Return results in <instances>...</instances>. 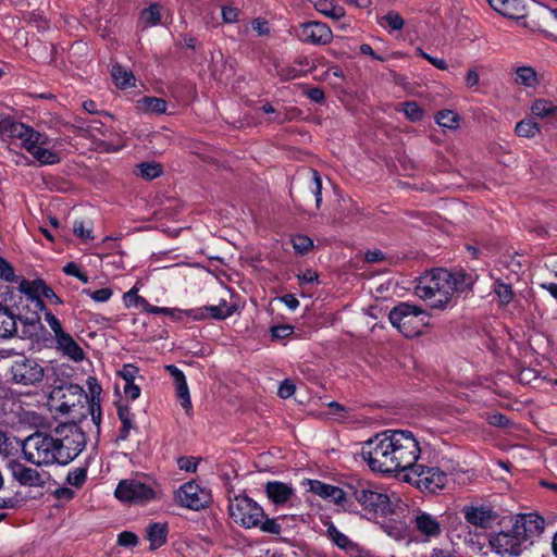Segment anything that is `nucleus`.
Masks as SVG:
<instances>
[{"mask_svg": "<svg viewBox=\"0 0 557 557\" xmlns=\"http://www.w3.org/2000/svg\"><path fill=\"white\" fill-rule=\"evenodd\" d=\"M293 326L287 324L271 327L272 337L277 339L287 338L293 334Z\"/></svg>", "mask_w": 557, "mask_h": 557, "instance_id": "55", "label": "nucleus"}, {"mask_svg": "<svg viewBox=\"0 0 557 557\" xmlns=\"http://www.w3.org/2000/svg\"><path fill=\"white\" fill-rule=\"evenodd\" d=\"M531 112L534 116L540 119L555 117L557 116V106L552 101L537 99L532 103Z\"/></svg>", "mask_w": 557, "mask_h": 557, "instance_id": "34", "label": "nucleus"}, {"mask_svg": "<svg viewBox=\"0 0 557 557\" xmlns=\"http://www.w3.org/2000/svg\"><path fill=\"white\" fill-rule=\"evenodd\" d=\"M124 394L128 399L135 400L140 395V387L138 385H136L135 383L125 384L124 385Z\"/></svg>", "mask_w": 557, "mask_h": 557, "instance_id": "62", "label": "nucleus"}, {"mask_svg": "<svg viewBox=\"0 0 557 557\" xmlns=\"http://www.w3.org/2000/svg\"><path fill=\"white\" fill-rule=\"evenodd\" d=\"M17 331L14 314L0 305V339L12 337Z\"/></svg>", "mask_w": 557, "mask_h": 557, "instance_id": "27", "label": "nucleus"}, {"mask_svg": "<svg viewBox=\"0 0 557 557\" xmlns=\"http://www.w3.org/2000/svg\"><path fill=\"white\" fill-rule=\"evenodd\" d=\"M140 18L147 26L157 25L161 21L160 7L158 4H151L148 9L143 11Z\"/></svg>", "mask_w": 557, "mask_h": 557, "instance_id": "44", "label": "nucleus"}, {"mask_svg": "<svg viewBox=\"0 0 557 557\" xmlns=\"http://www.w3.org/2000/svg\"><path fill=\"white\" fill-rule=\"evenodd\" d=\"M165 369L173 377L176 397L180 400L181 406L184 408L187 414H190L193 410V404L184 373L174 364L166 366Z\"/></svg>", "mask_w": 557, "mask_h": 557, "instance_id": "20", "label": "nucleus"}, {"mask_svg": "<svg viewBox=\"0 0 557 557\" xmlns=\"http://www.w3.org/2000/svg\"><path fill=\"white\" fill-rule=\"evenodd\" d=\"M544 531V519L537 513H524L516 517L509 530L490 536V546L502 557H518L531 544L534 536Z\"/></svg>", "mask_w": 557, "mask_h": 557, "instance_id": "3", "label": "nucleus"}, {"mask_svg": "<svg viewBox=\"0 0 557 557\" xmlns=\"http://www.w3.org/2000/svg\"><path fill=\"white\" fill-rule=\"evenodd\" d=\"M57 462L66 466L84 450L87 440L83 430L75 423H65L54 430Z\"/></svg>", "mask_w": 557, "mask_h": 557, "instance_id": "7", "label": "nucleus"}, {"mask_svg": "<svg viewBox=\"0 0 557 557\" xmlns=\"http://www.w3.org/2000/svg\"><path fill=\"white\" fill-rule=\"evenodd\" d=\"M73 232L76 236L84 240L92 239L91 235V227L85 226V223L83 221H75L73 224Z\"/></svg>", "mask_w": 557, "mask_h": 557, "instance_id": "54", "label": "nucleus"}, {"mask_svg": "<svg viewBox=\"0 0 557 557\" xmlns=\"http://www.w3.org/2000/svg\"><path fill=\"white\" fill-rule=\"evenodd\" d=\"M309 490L323 498L333 500L337 505L344 506L348 500L347 482L344 483L343 487L326 484L319 480H309Z\"/></svg>", "mask_w": 557, "mask_h": 557, "instance_id": "19", "label": "nucleus"}, {"mask_svg": "<svg viewBox=\"0 0 557 557\" xmlns=\"http://www.w3.org/2000/svg\"><path fill=\"white\" fill-rule=\"evenodd\" d=\"M258 527L260 528L261 531L275 535H278L282 531V528L276 519H261V523Z\"/></svg>", "mask_w": 557, "mask_h": 557, "instance_id": "50", "label": "nucleus"}, {"mask_svg": "<svg viewBox=\"0 0 557 557\" xmlns=\"http://www.w3.org/2000/svg\"><path fill=\"white\" fill-rule=\"evenodd\" d=\"M252 28L253 30H256L258 33V35L260 36H264V35H268L270 29H269V24L263 18H255L252 21Z\"/></svg>", "mask_w": 557, "mask_h": 557, "instance_id": "61", "label": "nucleus"}, {"mask_svg": "<svg viewBox=\"0 0 557 557\" xmlns=\"http://www.w3.org/2000/svg\"><path fill=\"white\" fill-rule=\"evenodd\" d=\"M515 132L520 137L532 138L540 133V126L531 119H523L517 123Z\"/></svg>", "mask_w": 557, "mask_h": 557, "instance_id": "36", "label": "nucleus"}, {"mask_svg": "<svg viewBox=\"0 0 557 557\" xmlns=\"http://www.w3.org/2000/svg\"><path fill=\"white\" fill-rule=\"evenodd\" d=\"M87 478L86 468H75L67 473L66 482L75 487H81L85 483Z\"/></svg>", "mask_w": 557, "mask_h": 557, "instance_id": "46", "label": "nucleus"}, {"mask_svg": "<svg viewBox=\"0 0 557 557\" xmlns=\"http://www.w3.org/2000/svg\"><path fill=\"white\" fill-rule=\"evenodd\" d=\"M55 498L60 500H71L75 496V492L70 487H60L54 492Z\"/></svg>", "mask_w": 557, "mask_h": 557, "instance_id": "64", "label": "nucleus"}, {"mask_svg": "<svg viewBox=\"0 0 557 557\" xmlns=\"http://www.w3.org/2000/svg\"><path fill=\"white\" fill-rule=\"evenodd\" d=\"M467 523L480 529H491L497 519V513L491 507L480 505H466L461 509Z\"/></svg>", "mask_w": 557, "mask_h": 557, "instance_id": "17", "label": "nucleus"}, {"mask_svg": "<svg viewBox=\"0 0 557 557\" xmlns=\"http://www.w3.org/2000/svg\"><path fill=\"white\" fill-rule=\"evenodd\" d=\"M114 495L124 502L147 503L154 497V492L140 481L124 480L117 484Z\"/></svg>", "mask_w": 557, "mask_h": 557, "instance_id": "13", "label": "nucleus"}, {"mask_svg": "<svg viewBox=\"0 0 557 557\" xmlns=\"http://www.w3.org/2000/svg\"><path fill=\"white\" fill-rule=\"evenodd\" d=\"M57 348L75 362L82 361L85 354L82 347L73 339V337L64 332L55 338Z\"/></svg>", "mask_w": 557, "mask_h": 557, "instance_id": "23", "label": "nucleus"}, {"mask_svg": "<svg viewBox=\"0 0 557 557\" xmlns=\"http://www.w3.org/2000/svg\"><path fill=\"white\" fill-rule=\"evenodd\" d=\"M306 95L310 100L317 103H321L325 99L324 91L319 87L307 89Z\"/></svg>", "mask_w": 557, "mask_h": 557, "instance_id": "60", "label": "nucleus"}, {"mask_svg": "<svg viewBox=\"0 0 557 557\" xmlns=\"http://www.w3.org/2000/svg\"><path fill=\"white\" fill-rule=\"evenodd\" d=\"M0 134L5 137L21 140V146L41 165H53L61 161L60 156L48 149L50 138L47 134L40 133L24 123L17 122L10 116L0 120Z\"/></svg>", "mask_w": 557, "mask_h": 557, "instance_id": "4", "label": "nucleus"}, {"mask_svg": "<svg viewBox=\"0 0 557 557\" xmlns=\"http://www.w3.org/2000/svg\"><path fill=\"white\" fill-rule=\"evenodd\" d=\"M177 463L181 470L188 472H195L197 469V462L193 458L181 457Z\"/></svg>", "mask_w": 557, "mask_h": 557, "instance_id": "63", "label": "nucleus"}, {"mask_svg": "<svg viewBox=\"0 0 557 557\" xmlns=\"http://www.w3.org/2000/svg\"><path fill=\"white\" fill-rule=\"evenodd\" d=\"M25 460L37 467L58 465L57 442L53 434L37 431L28 435L21 444Z\"/></svg>", "mask_w": 557, "mask_h": 557, "instance_id": "6", "label": "nucleus"}, {"mask_svg": "<svg viewBox=\"0 0 557 557\" xmlns=\"http://www.w3.org/2000/svg\"><path fill=\"white\" fill-rule=\"evenodd\" d=\"M308 65L307 59L297 61L294 65H285L278 70V75L285 81H292L307 73L305 66Z\"/></svg>", "mask_w": 557, "mask_h": 557, "instance_id": "35", "label": "nucleus"}, {"mask_svg": "<svg viewBox=\"0 0 557 557\" xmlns=\"http://www.w3.org/2000/svg\"><path fill=\"white\" fill-rule=\"evenodd\" d=\"M137 292L136 287L131 288L123 297L124 304L127 308L136 307L145 311L149 302L146 298L139 296Z\"/></svg>", "mask_w": 557, "mask_h": 557, "instance_id": "40", "label": "nucleus"}, {"mask_svg": "<svg viewBox=\"0 0 557 557\" xmlns=\"http://www.w3.org/2000/svg\"><path fill=\"white\" fill-rule=\"evenodd\" d=\"M381 26L388 27L391 30H400L405 21L396 11H389L380 21Z\"/></svg>", "mask_w": 557, "mask_h": 557, "instance_id": "39", "label": "nucleus"}, {"mask_svg": "<svg viewBox=\"0 0 557 557\" xmlns=\"http://www.w3.org/2000/svg\"><path fill=\"white\" fill-rule=\"evenodd\" d=\"M417 479V487L423 492L435 494L443 490L447 483V474L436 467L417 465L410 470Z\"/></svg>", "mask_w": 557, "mask_h": 557, "instance_id": "11", "label": "nucleus"}, {"mask_svg": "<svg viewBox=\"0 0 557 557\" xmlns=\"http://www.w3.org/2000/svg\"><path fill=\"white\" fill-rule=\"evenodd\" d=\"M222 20L226 24H233L238 22L240 10L236 7L224 5L221 9Z\"/></svg>", "mask_w": 557, "mask_h": 557, "instance_id": "49", "label": "nucleus"}, {"mask_svg": "<svg viewBox=\"0 0 557 557\" xmlns=\"http://www.w3.org/2000/svg\"><path fill=\"white\" fill-rule=\"evenodd\" d=\"M474 282L475 276L472 273L433 269L418 278L414 293L432 308L445 309L455 293H468Z\"/></svg>", "mask_w": 557, "mask_h": 557, "instance_id": "2", "label": "nucleus"}, {"mask_svg": "<svg viewBox=\"0 0 557 557\" xmlns=\"http://www.w3.org/2000/svg\"><path fill=\"white\" fill-rule=\"evenodd\" d=\"M295 385L290 381L285 380L281 383L277 395L281 398H289L295 393Z\"/></svg>", "mask_w": 557, "mask_h": 557, "instance_id": "59", "label": "nucleus"}, {"mask_svg": "<svg viewBox=\"0 0 557 557\" xmlns=\"http://www.w3.org/2000/svg\"><path fill=\"white\" fill-rule=\"evenodd\" d=\"M346 493L349 499H355L368 512L386 515L392 511L388 495L374 483L363 479H350L347 481Z\"/></svg>", "mask_w": 557, "mask_h": 557, "instance_id": "5", "label": "nucleus"}, {"mask_svg": "<svg viewBox=\"0 0 557 557\" xmlns=\"http://www.w3.org/2000/svg\"><path fill=\"white\" fill-rule=\"evenodd\" d=\"M89 411L92 422L96 424L97 428H99L101 422L100 398H97V401L89 403Z\"/></svg>", "mask_w": 557, "mask_h": 557, "instance_id": "58", "label": "nucleus"}, {"mask_svg": "<svg viewBox=\"0 0 557 557\" xmlns=\"http://www.w3.org/2000/svg\"><path fill=\"white\" fill-rule=\"evenodd\" d=\"M46 282L41 278L28 281L22 278L18 282V290L24 294L29 300L36 301L37 305L42 309L44 302L40 299Z\"/></svg>", "mask_w": 557, "mask_h": 557, "instance_id": "24", "label": "nucleus"}, {"mask_svg": "<svg viewBox=\"0 0 557 557\" xmlns=\"http://www.w3.org/2000/svg\"><path fill=\"white\" fill-rule=\"evenodd\" d=\"M329 539L341 549L345 550L351 556L360 555V547L357 543H354L346 534L342 533L333 523L327 525L326 530Z\"/></svg>", "mask_w": 557, "mask_h": 557, "instance_id": "22", "label": "nucleus"}, {"mask_svg": "<svg viewBox=\"0 0 557 557\" xmlns=\"http://www.w3.org/2000/svg\"><path fill=\"white\" fill-rule=\"evenodd\" d=\"M318 277H319L318 273L310 269H308L304 273L297 275L298 284L300 286L318 282Z\"/></svg>", "mask_w": 557, "mask_h": 557, "instance_id": "57", "label": "nucleus"}, {"mask_svg": "<svg viewBox=\"0 0 557 557\" xmlns=\"http://www.w3.org/2000/svg\"><path fill=\"white\" fill-rule=\"evenodd\" d=\"M421 448L412 432L385 430L363 443L361 456L372 471L382 473L411 470Z\"/></svg>", "mask_w": 557, "mask_h": 557, "instance_id": "1", "label": "nucleus"}, {"mask_svg": "<svg viewBox=\"0 0 557 557\" xmlns=\"http://www.w3.org/2000/svg\"><path fill=\"white\" fill-rule=\"evenodd\" d=\"M290 242L294 249L300 255L307 253L313 247L312 239L302 234L292 236Z\"/></svg>", "mask_w": 557, "mask_h": 557, "instance_id": "43", "label": "nucleus"}, {"mask_svg": "<svg viewBox=\"0 0 557 557\" xmlns=\"http://www.w3.org/2000/svg\"><path fill=\"white\" fill-rule=\"evenodd\" d=\"M176 497L182 506L193 510L202 509L211 502L210 493L193 481L183 484Z\"/></svg>", "mask_w": 557, "mask_h": 557, "instance_id": "14", "label": "nucleus"}, {"mask_svg": "<svg viewBox=\"0 0 557 557\" xmlns=\"http://www.w3.org/2000/svg\"><path fill=\"white\" fill-rule=\"evenodd\" d=\"M487 422L493 426L508 428L510 425L509 419L503 413H493L487 417Z\"/></svg>", "mask_w": 557, "mask_h": 557, "instance_id": "56", "label": "nucleus"}, {"mask_svg": "<svg viewBox=\"0 0 557 557\" xmlns=\"http://www.w3.org/2000/svg\"><path fill=\"white\" fill-rule=\"evenodd\" d=\"M51 399L55 401V409L61 413H70L73 408L82 403L83 398L88 396L77 384H66L53 388Z\"/></svg>", "mask_w": 557, "mask_h": 557, "instance_id": "12", "label": "nucleus"}, {"mask_svg": "<svg viewBox=\"0 0 557 557\" xmlns=\"http://www.w3.org/2000/svg\"><path fill=\"white\" fill-rule=\"evenodd\" d=\"M45 320L48 323V325L50 326V329L52 330V332L54 334V338H57L58 336H60L61 334L64 333L61 322L52 312L46 311Z\"/></svg>", "mask_w": 557, "mask_h": 557, "instance_id": "52", "label": "nucleus"}, {"mask_svg": "<svg viewBox=\"0 0 557 557\" xmlns=\"http://www.w3.org/2000/svg\"><path fill=\"white\" fill-rule=\"evenodd\" d=\"M310 173L312 175V181L310 184V191L314 196L315 206L320 208L322 202V181L319 172L317 170L311 169Z\"/></svg>", "mask_w": 557, "mask_h": 557, "instance_id": "45", "label": "nucleus"}, {"mask_svg": "<svg viewBox=\"0 0 557 557\" xmlns=\"http://www.w3.org/2000/svg\"><path fill=\"white\" fill-rule=\"evenodd\" d=\"M297 36L302 42L320 46L330 44L333 33L325 23L310 21L299 26Z\"/></svg>", "mask_w": 557, "mask_h": 557, "instance_id": "15", "label": "nucleus"}, {"mask_svg": "<svg viewBox=\"0 0 557 557\" xmlns=\"http://www.w3.org/2000/svg\"><path fill=\"white\" fill-rule=\"evenodd\" d=\"M11 471L14 480L21 485L42 487L46 484V479L42 473L20 462L12 463Z\"/></svg>", "mask_w": 557, "mask_h": 557, "instance_id": "21", "label": "nucleus"}, {"mask_svg": "<svg viewBox=\"0 0 557 557\" xmlns=\"http://www.w3.org/2000/svg\"><path fill=\"white\" fill-rule=\"evenodd\" d=\"M10 373L13 383L24 386L38 384L45 376L44 367L36 359L27 357L14 360Z\"/></svg>", "mask_w": 557, "mask_h": 557, "instance_id": "10", "label": "nucleus"}, {"mask_svg": "<svg viewBox=\"0 0 557 557\" xmlns=\"http://www.w3.org/2000/svg\"><path fill=\"white\" fill-rule=\"evenodd\" d=\"M168 525L165 523L154 522L147 527L146 537L150 542V550H154L166 543Z\"/></svg>", "mask_w": 557, "mask_h": 557, "instance_id": "25", "label": "nucleus"}, {"mask_svg": "<svg viewBox=\"0 0 557 557\" xmlns=\"http://www.w3.org/2000/svg\"><path fill=\"white\" fill-rule=\"evenodd\" d=\"M388 319L406 337L412 338L423 333L429 314L420 307L400 302L389 311Z\"/></svg>", "mask_w": 557, "mask_h": 557, "instance_id": "8", "label": "nucleus"}, {"mask_svg": "<svg viewBox=\"0 0 557 557\" xmlns=\"http://www.w3.org/2000/svg\"><path fill=\"white\" fill-rule=\"evenodd\" d=\"M228 512L235 523L246 529L258 527L264 517L262 507L246 495H237L231 499Z\"/></svg>", "mask_w": 557, "mask_h": 557, "instance_id": "9", "label": "nucleus"}, {"mask_svg": "<svg viewBox=\"0 0 557 557\" xmlns=\"http://www.w3.org/2000/svg\"><path fill=\"white\" fill-rule=\"evenodd\" d=\"M315 9L324 16L335 21L345 16V9L330 0H320L317 2Z\"/></svg>", "mask_w": 557, "mask_h": 557, "instance_id": "33", "label": "nucleus"}, {"mask_svg": "<svg viewBox=\"0 0 557 557\" xmlns=\"http://www.w3.org/2000/svg\"><path fill=\"white\" fill-rule=\"evenodd\" d=\"M494 293L502 305H508L513 298L511 286L500 281L495 282Z\"/></svg>", "mask_w": 557, "mask_h": 557, "instance_id": "41", "label": "nucleus"}, {"mask_svg": "<svg viewBox=\"0 0 557 557\" xmlns=\"http://www.w3.org/2000/svg\"><path fill=\"white\" fill-rule=\"evenodd\" d=\"M186 317L191 318L193 320H206V319H215V320H224V311L219 309L216 305L212 306H203L196 309H190L186 311Z\"/></svg>", "mask_w": 557, "mask_h": 557, "instance_id": "29", "label": "nucleus"}, {"mask_svg": "<svg viewBox=\"0 0 557 557\" xmlns=\"http://www.w3.org/2000/svg\"><path fill=\"white\" fill-rule=\"evenodd\" d=\"M265 493L272 504L277 506L293 505L297 499L295 488L281 481H269L265 484Z\"/></svg>", "mask_w": 557, "mask_h": 557, "instance_id": "18", "label": "nucleus"}, {"mask_svg": "<svg viewBox=\"0 0 557 557\" xmlns=\"http://www.w3.org/2000/svg\"><path fill=\"white\" fill-rule=\"evenodd\" d=\"M499 14L513 20L523 18L527 15L525 0H505Z\"/></svg>", "mask_w": 557, "mask_h": 557, "instance_id": "31", "label": "nucleus"}, {"mask_svg": "<svg viewBox=\"0 0 557 557\" xmlns=\"http://www.w3.org/2000/svg\"><path fill=\"white\" fill-rule=\"evenodd\" d=\"M117 416L122 423L117 441H125L129 436L131 430L135 429L134 413L126 405H117Z\"/></svg>", "mask_w": 557, "mask_h": 557, "instance_id": "26", "label": "nucleus"}, {"mask_svg": "<svg viewBox=\"0 0 557 557\" xmlns=\"http://www.w3.org/2000/svg\"><path fill=\"white\" fill-rule=\"evenodd\" d=\"M400 108L398 111L403 112L406 117L411 122H420L423 116L424 112L421 109V107L414 102V101H408L399 104Z\"/></svg>", "mask_w": 557, "mask_h": 557, "instance_id": "38", "label": "nucleus"}, {"mask_svg": "<svg viewBox=\"0 0 557 557\" xmlns=\"http://www.w3.org/2000/svg\"><path fill=\"white\" fill-rule=\"evenodd\" d=\"M515 83L527 88H535L540 84V79L532 66H519L516 70Z\"/></svg>", "mask_w": 557, "mask_h": 557, "instance_id": "30", "label": "nucleus"}, {"mask_svg": "<svg viewBox=\"0 0 557 557\" xmlns=\"http://www.w3.org/2000/svg\"><path fill=\"white\" fill-rule=\"evenodd\" d=\"M0 278L5 283L17 282L13 267L2 257H0Z\"/></svg>", "mask_w": 557, "mask_h": 557, "instance_id": "47", "label": "nucleus"}, {"mask_svg": "<svg viewBox=\"0 0 557 557\" xmlns=\"http://www.w3.org/2000/svg\"><path fill=\"white\" fill-rule=\"evenodd\" d=\"M119 545L123 547H135L138 544V536L129 531H123L117 536Z\"/></svg>", "mask_w": 557, "mask_h": 557, "instance_id": "53", "label": "nucleus"}, {"mask_svg": "<svg viewBox=\"0 0 557 557\" xmlns=\"http://www.w3.org/2000/svg\"><path fill=\"white\" fill-rule=\"evenodd\" d=\"M435 120L442 127L455 128L458 124V114L449 110H443L436 114Z\"/></svg>", "mask_w": 557, "mask_h": 557, "instance_id": "42", "label": "nucleus"}, {"mask_svg": "<svg viewBox=\"0 0 557 557\" xmlns=\"http://www.w3.org/2000/svg\"><path fill=\"white\" fill-rule=\"evenodd\" d=\"M111 75L115 85L121 88H129L135 86L136 78L132 71L126 70L121 64H113Z\"/></svg>", "mask_w": 557, "mask_h": 557, "instance_id": "28", "label": "nucleus"}, {"mask_svg": "<svg viewBox=\"0 0 557 557\" xmlns=\"http://www.w3.org/2000/svg\"><path fill=\"white\" fill-rule=\"evenodd\" d=\"M139 370L134 364L127 363L119 371V375L124 380L125 384L134 383Z\"/></svg>", "mask_w": 557, "mask_h": 557, "instance_id": "51", "label": "nucleus"}, {"mask_svg": "<svg viewBox=\"0 0 557 557\" xmlns=\"http://www.w3.org/2000/svg\"><path fill=\"white\" fill-rule=\"evenodd\" d=\"M83 294L89 296L97 302H106L111 298L113 292L111 288L104 287L97 290L83 289Z\"/></svg>", "mask_w": 557, "mask_h": 557, "instance_id": "48", "label": "nucleus"}, {"mask_svg": "<svg viewBox=\"0 0 557 557\" xmlns=\"http://www.w3.org/2000/svg\"><path fill=\"white\" fill-rule=\"evenodd\" d=\"M136 173L143 178L151 181L162 174V166L157 162H143L137 165Z\"/></svg>", "mask_w": 557, "mask_h": 557, "instance_id": "37", "label": "nucleus"}, {"mask_svg": "<svg viewBox=\"0 0 557 557\" xmlns=\"http://www.w3.org/2000/svg\"><path fill=\"white\" fill-rule=\"evenodd\" d=\"M411 523L413 529L423 536L424 541H431L442 535L443 529L440 520L426 511L416 510Z\"/></svg>", "mask_w": 557, "mask_h": 557, "instance_id": "16", "label": "nucleus"}, {"mask_svg": "<svg viewBox=\"0 0 557 557\" xmlns=\"http://www.w3.org/2000/svg\"><path fill=\"white\" fill-rule=\"evenodd\" d=\"M137 108L146 113L161 114L166 111L168 103L164 99L157 97H143L137 101Z\"/></svg>", "mask_w": 557, "mask_h": 557, "instance_id": "32", "label": "nucleus"}]
</instances>
